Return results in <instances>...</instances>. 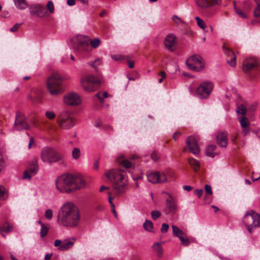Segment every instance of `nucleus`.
I'll list each match as a JSON object with an SVG mask.
<instances>
[{"mask_svg": "<svg viewBox=\"0 0 260 260\" xmlns=\"http://www.w3.org/2000/svg\"><path fill=\"white\" fill-rule=\"evenodd\" d=\"M216 146L214 145H209L206 151V154L207 156L213 157L215 156V153L214 150H215Z\"/></svg>", "mask_w": 260, "mask_h": 260, "instance_id": "31", "label": "nucleus"}, {"mask_svg": "<svg viewBox=\"0 0 260 260\" xmlns=\"http://www.w3.org/2000/svg\"><path fill=\"white\" fill-rule=\"evenodd\" d=\"M205 190L206 194L209 196H208L207 195H206L205 197V200L207 203H210L211 201L210 197L212 196V188L211 186L209 185H206L205 187Z\"/></svg>", "mask_w": 260, "mask_h": 260, "instance_id": "30", "label": "nucleus"}, {"mask_svg": "<svg viewBox=\"0 0 260 260\" xmlns=\"http://www.w3.org/2000/svg\"><path fill=\"white\" fill-rule=\"evenodd\" d=\"M256 226H260V215L255 213L253 228H255Z\"/></svg>", "mask_w": 260, "mask_h": 260, "instance_id": "46", "label": "nucleus"}, {"mask_svg": "<svg viewBox=\"0 0 260 260\" xmlns=\"http://www.w3.org/2000/svg\"><path fill=\"white\" fill-rule=\"evenodd\" d=\"M194 3L198 9L207 10L220 6L222 3V0H194Z\"/></svg>", "mask_w": 260, "mask_h": 260, "instance_id": "13", "label": "nucleus"}, {"mask_svg": "<svg viewBox=\"0 0 260 260\" xmlns=\"http://www.w3.org/2000/svg\"><path fill=\"white\" fill-rule=\"evenodd\" d=\"M234 6H235V8H236V3L234 2ZM235 10L237 12V13L240 16H241V17L242 18H246V15L245 14H244V13H243L241 11L239 10H238L236 8H235Z\"/></svg>", "mask_w": 260, "mask_h": 260, "instance_id": "54", "label": "nucleus"}, {"mask_svg": "<svg viewBox=\"0 0 260 260\" xmlns=\"http://www.w3.org/2000/svg\"><path fill=\"white\" fill-rule=\"evenodd\" d=\"M38 169V161L35 158L31 161L27 169L24 172L23 178L30 179L31 176H34L37 173Z\"/></svg>", "mask_w": 260, "mask_h": 260, "instance_id": "17", "label": "nucleus"}, {"mask_svg": "<svg viewBox=\"0 0 260 260\" xmlns=\"http://www.w3.org/2000/svg\"><path fill=\"white\" fill-rule=\"evenodd\" d=\"M95 96L99 99L101 103H103L104 102V99L108 96V94L107 92L100 91Z\"/></svg>", "mask_w": 260, "mask_h": 260, "instance_id": "36", "label": "nucleus"}, {"mask_svg": "<svg viewBox=\"0 0 260 260\" xmlns=\"http://www.w3.org/2000/svg\"><path fill=\"white\" fill-rule=\"evenodd\" d=\"M99 83V79L92 75L86 76L81 80L82 87L87 92H92L95 90Z\"/></svg>", "mask_w": 260, "mask_h": 260, "instance_id": "8", "label": "nucleus"}, {"mask_svg": "<svg viewBox=\"0 0 260 260\" xmlns=\"http://www.w3.org/2000/svg\"><path fill=\"white\" fill-rule=\"evenodd\" d=\"M243 131L242 133L243 134L244 136H246L250 131V128L249 126H247L245 127H242Z\"/></svg>", "mask_w": 260, "mask_h": 260, "instance_id": "57", "label": "nucleus"}, {"mask_svg": "<svg viewBox=\"0 0 260 260\" xmlns=\"http://www.w3.org/2000/svg\"><path fill=\"white\" fill-rule=\"evenodd\" d=\"M52 255V253H47L45 256V260H49Z\"/></svg>", "mask_w": 260, "mask_h": 260, "instance_id": "64", "label": "nucleus"}, {"mask_svg": "<svg viewBox=\"0 0 260 260\" xmlns=\"http://www.w3.org/2000/svg\"><path fill=\"white\" fill-rule=\"evenodd\" d=\"M4 160L3 157L2 151L0 150V172L3 170L4 167Z\"/></svg>", "mask_w": 260, "mask_h": 260, "instance_id": "52", "label": "nucleus"}, {"mask_svg": "<svg viewBox=\"0 0 260 260\" xmlns=\"http://www.w3.org/2000/svg\"><path fill=\"white\" fill-rule=\"evenodd\" d=\"M148 181L152 183H164L168 181L164 172H154L147 174Z\"/></svg>", "mask_w": 260, "mask_h": 260, "instance_id": "14", "label": "nucleus"}, {"mask_svg": "<svg viewBox=\"0 0 260 260\" xmlns=\"http://www.w3.org/2000/svg\"><path fill=\"white\" fill-rule=\"evenodd\" d=\"M74 48L79 52H88L91 50L89 45V38L81 35H78L72 39Z\"/></svg>", "mask_w": 260, "mask_h": 260, "instance_id": "7", "label": "nucleus"}, {"mask_svg": "<svg viewBox=\"0 0 260 260\" xmlns=\"http://www.w3.org/2000/svg\"><path fill=\"white\" fill-rule=\"evenodd\" d=\"M66 104L71 106H77L80 104L81 100L79 95L75 93H69L64 96Z\"/></svg>", "mask_w": 260, "mask_h": 260, "instance_id": "19", "label": "nucleus"}, {"mask_svg": "<svg viewBox=\"0 0 260 260\" xmlns=\"http://www.w3.org/2000/svg\"><path fill=\"white\" fill-rule=\"evenodd\" d=\"M188 68L192 71L199 72L204 68L203 58L199 55H194L189 57L186 60Z\"/></svg>", "mask_w": 260, "mask_h": 260, "instance_id": "10", "label": "nucleus"}, {"mask_svg": "<svg viewBox=\"0 0 260 260\" xmlns=\"http://www.w3.org/2000/svg\"><path fill=\"white\" fill-rule=\"evenodd\" d=\"M75 239H67L63 241L57 239L54 242V246L57 247L59 251H66L71 248L74 245Z\"/></svg>", "mask_w": 260, "mask_h": 260, "instance_id": "15", "label": "nucleus"}, {"mask_svg": "<svg viewBox=\"0 0 260 260\" xmlns=\"http://www.w3.org/2000/svg\"><path fill=\"white\" fill-rule=\"evenodd\" d=\"M143 227L146 231L152 232L153 228V223L151 221L146 220L143 224Z\"/></svg>", "mask_w": 260, "mask_h": 260, "instance_id": "37", "label": "nucleus"}, {"mask_svg": "<svg viewBox=\"0 0 260 260\" xmlns=\"http://www.w3.org/2000/svg\"><path fill=\"white\" fill-rule=\"evenodd\" d=\"M164 173L167 176V178H168L167 182L174 179L176 177L175 173L173 171H168L165 173L164 172Z\"/></svg>", "mask_w": 260, "mask_h": 260, "instance_id": "41", "label": "nucleus"}, {"mask_svg": "<svg viewBox=\"0 0 260 260\" xmlns=\"http://www.w3.org/2000/svg\"><path fill=\"white\" fill-rule=\"evenodd\" d=\"M67 4L70 6H74L75 4V0H67Z\"/></svg>", "mask_w": 260, "mask_h": 260, "instance_id": "62", "label": "nucleus"}, {"mask_svg": "<svg viewBox=\"0 0 260 260\" xmlns=\"http://www.w3.org/2000/svg\"><path fill=\"white\" fill-rule=\"evenodd\" d=\"M57 122L61 129H69L75 125L76 120L71 113L63 111L59 114Z\"/></svg>", "mask_w": 260, "mask_h": 260, "instance_id": "6", "label": "nucleus"}, {"mask_svg": "<svg viewBox=\"0 0 260 260\" xmlns=\"http://www.w3.org/2000/svg\"><path fill=\"white\" fill-rule=\"evenodd\" d=\"M61 224L67 227H75L80 221L79 209L72 203L65 204L61 208L60 216Z\"/></svg>", "mask_w": 260, "mask_h": 260, "instance_id": "2", "label": "nucleus"}, {"mask_svg": "<svg viewBox=\"0 0 260 260\" xmlns=\"http://www.w3.org/2000/svg\"><path fill=\"white\" fill-rule=\"evenodd\" d=\"M48 232V229L43 223H42V228L40 232L41 236L44 237L46 236Z\"/></svg>", "mask_w": 260, "mask_h": 260, "instance_id": "44", "label": "nucleus"}, {"mask_svg": "<svg viewBox=\"0 0 260 260\" xmlns=\"http://www.w3.org/2000/svg\"><path fill=\"white\" fill-rule=\"evenodd\" d=\"M181 136V133L178 132H176L174 134L173 138L175 140H177L179 137Z\"/></svg>", "mask_w": 260, "mask_h": 260, "instance_id": "60", "label": "nucleus"}, {"mask_svg": "<svg viewBox=\"0 0 260 260\" xmlns=\"http://www.w3.org/2000/svg\"><path fill=\"white\" fill-rule=\"evenodd\" d=\"M64 78L59 73H52L46 81L47 89L49 93L53 96L62 94L64 91Z\"/></svg>", "mask_w": 260, "mask_h": 260, "instance_id": "4", "label": "nucleus"}, {"mask_svg": "<svg viewBox=\"0 0 260 260\" xmlns=\"http://www.w3.org/2000/svg\"><path fill=\"white\" fill-rule=\"evenodd\" d=\"M224 53L227 56L226 61L231 67H234L236 65V56L235 53L231 49L223 46Z\"/></svg>", "mask_w": 260, "mask_h": 260, "instance_id": "23", "label": "nucleus"}, {"mask_svg": "<svg viewBox=\"0 0 260 260\" xmlns=\"http://www.w3.org/2000/svg\"><path fill=\"white\" fill-rule=\"evenodd\" d=\"M255 213L252 211L247 212L243 218V222L247 227V230L251 233V229L253 228L254 223Z\"/></svg>", "mask_w": 260, "mask_h": 260, "instance_id": "21", "label": "nucleus"}, {"mask_svg": "<svg viewBox=\"0 0 260 260\" xmlns=\"http://www.w3.org/2000/svg\"><path fill=\"white\" fill-rule=\"evenodd\" d=\"M106 176L112 182L113 190L116 194H121L125 191L127 180L123 171L111 170L106 174Z\"/></svg>", "mask_w": 260, "mask_h": 260, "instance_id": "3", "label": "nucleus"}, {"mask_svg": "<svg viewBox=\"0 0 260 260\" xmlns=\"http://www.w3.org/2000/svg\"><path fill=\"white\" fill-rule=\"evenodd\" d=\"M5 193V189L3 186H0V199H1Z\"/></svg>", "mask_w": 260, "mask_h": 260, "instance_id": "59", "label": "nucleus"}, {"mask_svg": "<svg viewBox=\"0 0 260 260\" xmlns=\"http://www.w3.org/2000/svg\"><path fill=\"white\" fill-rule=\"evenodd\" d=\"M47 8L51 13H53L54 11V7L52 1H49L47 4Z\"/></svg>", "mask_w": 260, "mask_h": 260, "instance_id": "47", "label": "nucleus"}, {"mask_svg": "<svg viewBox=\"0 0 260 260\" xmlns=\"http://www.w3.org/2000/svg\"><path fill=\"white\" fill-rule=\"evenodd\" d=\"M188 161L191 167L195 171H197L199 170L200 166V162L198 160L193 158H190L188 159Z\"/></svg>", "mask_w": 260, "mask_h": 260, "instance_id": "32", "label": "nucleus"}, {"mask_svg": "<svg viewBox=\"0 0 260 260\" xmlns=\"http://www.w3.org/2000/svg\"><path fill=\"white\" fill-rule=\"evenodd\" d=\"M172 228L173 235L177 237L178 238L185 234L182 230L175 225H172Z\"/></svg>", "mask_w": 260, "mask_h": 260, "instance_id": "33", "label": "nucleus"}, {"mask_svg": "<svg viewBox=\"0 0 260 260\" xmlns=\"http://www.w3.org/2000/svg\"><path fill=\"white\" fill-rule=\"evenodd\" d=\"M89 42L91 48L92 47L95 49L99 46L101 43V40L99 38H95L93 39H89Z\"/></svg>", "mask_w": 260, "mask_h": 260, "instance_id": "34", "label": "nucleus"}, {"mask_svg": "<svg viewBox=\"0 0 260 260\" xmlns=\"http://www.w3.org/2000/svg\"><path fill=\"white\" fill-rule=\"evenodd\" d=\"M195 19L197 21L198 25L203 29H205L207 26L205 23V22L199 17L197 16L195 18Z\"/></svg>", "mask_w": 260, "mask_h": 260, "instance_id": "40", "label": "nucleus"}, {"mask_svg": "<svg viewBox=\"0 0 260 260\" xmlns=\"http://www.w3.org/2000/svg\"><path fill=\"white\" fill-rule=\"evenodd\" d=\"M239 121L242 127L249 126V122L246 116L239 117Z\"/></svg>", "mask_w": 260, "mask_h": 260, "instance_id": "38", "label": "nucleus"}, {"mask_svg": "<svg viewBox=\"0 0 260 260\" xmlns=\"http://www.w3.org/2000/svg\"><path fill=\"white\" fill-rule=\"evenodd\" d=\"M247 111L246 107L243 105H240L238 106L237 112L238 114L241 115V117L246 116Z\"/></svg>", "mask_w": 260, "mask_h": 260, "instance_id": "35", "label": "nucleus"}, {"mask_svg": "<svg viewBox=\"0 0 260 260\" xmlns=\"http://www.w3.org/2000/svg\"><path fill=\"white\" fill-rule=\"evenodd\" d=\"M217 143L221 147H226L228 145V134L220 132L216 136Z\"/></svg>", "mask_w": 260, "mask_h": 260, "instance_id": "24", "label": "nucleus"}, {"mask_svg": "<svg viewBox=\"0 0 260 260\" xmlns=\"http://www.w3.org/2000/svg\"><path fill=\"white\" fill-rule=\"evenodd\" d=\"M45 217L46 218L50 219L52 217L53 213L51 209H47L45 212Z\"/></svg>", "mask_w": 260, "mask_h": 260, "instance_id": "50", "label": "nucleus"}, {"mask_svg": "<svg viewBox=\"0 0 260 260\" xmlns=\"http://www.w3.org/2000/svg\"><path fill=\"white\" fill-rule=\"evenodd\" d=\"M21 24H15L11 29H10V31H12V32H15L16 31L18 28H19V27L20 26Z\"/></svg>", "mask_w": 260, "mask_h": 260, "instance_id": "56", "label": "nucleus"}, {"mask_svg": "<svg viewBox=\"0 0 260 260\" xmlns=\"http://www.w3.org/2000/svg\"><path fill=\"white\" fill-rule=\"evenodd\" d=\"M172 19V20L177 24H180L183 23V21L177 15L173 16Z\"/></svg>", "mask_w": 260, "mask_h": 260, "instance_id": "49", "label": "nucleus"}, {"mask_svg": "<svg viewBox=\"0 0 260 260\" xmlns=\"http://www.w3.org/2000/svg\"><path fill=\"white\" fill-rule=\"evenodd\" d=\"M214 86L211 82H203L196 90V94L200 99H207L213 90Z\"/></svg>", "mask_w": 260, "mask_h": 260, "instance_id": "11", "label": "nucleus"}, {"mask_svg": "<svg viewBox=\"0 0 260 260\" xmlns=\"http://www.w3.org/2000/svg\"><path fill=\"white\" fill-rule=\"evenodd\" d=\"M85 186V182L80 176L64 174L58 177L56 180V187L61 192L70 193Z\"/></svg>", "mask_w": 260, "mask_h": 260, "instance_id": "1", "label": "nucleus"}, {"mask_svg": "<svg viewBox=\"0 0 260 260\" xmlns=\"http://www.w3.org/2000/svg\"><path fill=\"white\" fill-rule=\"evenodd\" d=\"M81 153L79 148H75L72 151V157L77 159L80 156Z\"/></svg>", "mask_w": 260, "mask_h": 260, "instance_id": "43", "label": "nucleus"}, {"mask_svg": "<svg viewBox=\"0 0 260 260\" xmlns=\"http://www.w3.org/2000/svg\"><path fill=\"white\" fill-rule=\"evenodd\" d=\"M16 7L20 10L25 9L28 7L26 0H14Z\"/></svg>", "mask_w": 260, "mask_h": 260, "instance_id": "27", "label": "nucleus"}, {"mask_svg": "<svg viewBox=\"0 0 260 260\" xmlns=\"http://www.w3.org/2000/svg\"><path fill=\"white\" fill-rule=\"evenodd\" d=\"M108 194L109 196V197H108L109 202L110 203L111 207L112 208V206L114 205V204L112 202V200L114 199L113 197H112V195L113 194V193L111 191H109L108 192Z\"/></svg>", "mask_w": 260, "mask_h": 260, "instance_id": "53", "label": "nucleus"}, {"mask_svg": "<svg viewBox=\"0 0 260 260\" xmlns=\"http://www.w3.org/2000/svg\"><path fill=\"white\" fill-rule=\"evenodd\" d=\"M151 217L153 220H156L161 216V213L157 210L152 211L151 213Z\"/></svg>", "mask_w": 260, "mask_h": 260, "instance_id": "45", "label": "nucleus"}, {"mask_svg": "<svg viewBox=\"0 0 260 260\" xmlns=\"http://www.w3.org/2000/svg\"><path fill=\"white\" fill-rule=\"evenodd\" d=\"M111 210H112V212L113 213V214H114L115 217L116 218H117L118 217V215H117V213L115 210V205H113L112 206V207L111 208Z\"/></svg>", "mask_w": 260, "mask_h": 260, "instance_id": "61", "label": "nucleus"}, {"mask_svg": "<svg viewBox=\"0 0 260 260\" xmlns=\"http://www.w3.org/2000/svg\"><path fill=\"white\" fill-rule=\"evenodd\" d=\"M153 250L157 252L159 257H161L163 254V249L161 244L159 243H155L152 246Z\"/></svg>", "mask_w": 260, "mask_h": 260, "instance_id": "29", "label": "nucleus"}, {"mask_svg": "<svg viewBox=\"0 0 260 260\" xmlns=\"http://www.w3.org/2000/svg\"><path fill=\"white\" fill-rule=\"evenodd\" d=\"M29 11L31 15L43 18L46 16V11L43 5L34 4L29 6Z\"/></svg>", "mask_w": 260, "mask_h": 260, "instance_id": "18", "label": "nucleus"}, {"mask_svg": "<svg viewBox=\"0 0 260 260\" xmlns=\"http://www.w3.org/2000/svg\"><path fill=\"white\" fill-rule=\"evenodd\" d=\"M41 157L44 162L51 164L63 160L64 156L52 148H46L42 150Z\"/></svg>", "mask_w": 260, "mask_h": 260, "instance_id": "5", "label": "nucleus"}, {"mask_svg": "<svg viewBox=\"0 0 260 260\" xmlns=\"http://www.w3.org/2000/svg\"><path fill=\"white\" fill-rule=\"evenodd\" d=\"M110 189V187H107V186H105L104 185L102 186L100 188V192H103L105 190H109Z\"/></svg>", "mask_w": 260, "mask_h": 260, "instance_id": "63", "label": "nucleus"}, {"mask_svg": "<svg viewBox=\"0 0 260 260\" xmlns=\"http://www.w3.org/2000/svg\"><path fill=\"white\" fill-rule=\"evenodd\" d=\"M164 193L168 196L166 199L164 211L166 214L174 215L178 210L177 200L171 193L167 192Z\"/></svg>", "mask_w": 260, "mask_h": 260, "instance_id": "9", "label": "nucleus"}, {"mask_svg": "<svg viewBox=\"0 0 260 260\" xmlns=\"http://www.w3.org/2000/svg\"><path fill=\"white\" fill-rule=\"evenodd\" d=\"M134 157H132L131 160H128L127 159H123L119 160V164L123 167H125L126 169H129L133 167L134 163L132 161V160L134 159Z\"/></svg>", "mask_w": 260, "mask_h": 260, "instance_id": "25", "label": "nucleus"}, {"mask_svg": "<svg viewBox=\"0 0 260 260\" xmlns=\"http://www.w3.org/2000/svg\"><path fill=\"white\" fill-rule=\"evenodd\" d=\"M169 226L168 224L166 223H162L161 228V232L162 233H166L168 232Z\"/></svg>", "mask_w": 260, "mask_h": 260, "instance_id": "51", "label": "nucleus"}, {"mask_svg": "<svg viewBox=\"0 0 260 260\" xmlns=\"http://www.w3.org/2000/svg\"><path fill=\"white\" fill-rule=\"evenodd\" d=\"M151 157L152 159L154 160H157L159 158L158 154H157L156 152H153L151 154Z\"/></svg>", "mask_w": 260, "mask_h": 260, "instance_id": "58", "label": "nucleus"}, {"mask_svg": "<svg viewBox=\"0 0 260 260\" xmlns=\"http://www.w3.org/2000/svg\"><path fill=\"white\" fill-rule=\"evenodd\" d=\"M186 145L190 152L196 154L200 152V149L196 139L193 136H189L186 140Z\"/></svg>", "mask_w": 260, "mask_h": 260, "instance_id": "22", "label": "nucleus"}, {"mask_svg": "<svg viewBox=\"0 0 260 260\" xmlns=\"http://www.w3.org/2000/svg\"><path fill=\"white\" fill-rule=\"evenodd\" d=\"M179 239L181 241V244L185 246L189 245L194 241L193 239H189L185 234L181 236Z\"/></svg>", "mask_w": 260, "mask_h": 260, "instance_id": "28", "label": "nucleus"}, {"mask_svg": "<svg viewBox=\"0 0 260 260\" xmlns=\"http://www.w3.org/2000/svg\"><path fill=\"white\" fill-rule=\"evenodd\" d=\"M101 63L102 60L98 58L93 61H90L88 63L96 71L98 67L99 66Z\"/></svg>", "mask_w": 260, "mask_h": 260, "instance_id": "39", "label": "nucleus"}, {"mask_svg": "<svg viewBox=\"0 0 260 260\" xmlns=\"http://www.w3.org/2000/svg\"><path fill=\"white\" fill-rule=\"evenodd\" d=\"M29 128V125L26 121L24 114L19 112H17L13 129L16 131H21L27 129Z\"/></svg>", "mask_w": 260, "mask_h": 260, "instance_id": "12", "label": "nucleus"}, {"mask_svg": "<svg viewBox=\"0 0 260 260\" xmlns=\"http://www.w3.org/2000/svg\"><path fill=\"white\" fill-rule=\"evenodd\" d=\"M258 61L253 57H248L243 62L242 70L244 72H247L258 66Z\"/></svg>", "mask_w": 260, "mask_h": 260, "instance_id": "20", "label": "nucleus"}, {"mask_svg": "<svg viewBox=\"0 0 260 260\" xmlns=\"http://www.w3.org/2000/svg\"><path fill=\"white\" fill-rule=\"evenodd\" d=\"M254 16L256 18H260V5H257L253 12Z\"/></svg>", "mask_w": 260, "mask_h": 260, "instance_id": "48", "label": "nucleus"}, {"mask_svg": "<svg viewBox=\"0 0 260 260\" xmlns=\"http://www.w3.org/2000/svg\"><path fill=\"white\" fill-rule=\"evenodd\" d=\"M165 47L170 51L173 52L176 50L177 45V37L172 34H168L165 38L164 42Z\"/></svg>", "mask_w": 260, "mask_h": 260, "instance_id": "16", "label": "nucleus"}, {"mask_svg": "<svg viewBox=\"0 0 260 260\" xmlns=\"http://www.w3.org/2000/svg\"><path fill=\"white\" fill-rule=\"evenodd\" d=\"M45 117L49 120H53L56 117L55 113L53 111L50 110L46 111L45 112Z\"/></svg>", "mask_w": 260, "mask_h": 260, "instance_id": "42", "label": "nucleus"}, {"mask_svg": "<svg viewBox=\"0 0 260 260\" xmlns=\"http://www.w3.org/2000/svg\"><path fill=\"white\" fill-rule=\"evenodd\" d=\"M13 229V225L6 221L5 222L3 225L0 227V233L1 232H6V233H10L12 231Z\"/></svg>", "mask_w": 260, "mask_h": 260, "instance_id": "26", "label": "nucleus"}, {"mask_svg": "<svg viewBox=\"0 0 260 260\" xmlns=\"http://www.w3.org/2000/svg\"><path fill=\"white\" fill-rule=\"evenodd\" d=\"M194 192V194H196L199 198H200L203 195V191L202 189H198L195 190Z\"/></svg>", "mask_w": 260, "mask_h": 260, "instance_id": "55", "label": "nucleus"}]
</instances>
